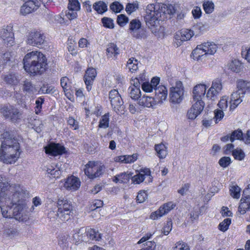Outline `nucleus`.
Instances as JSON below:
<instances>
[{"label":"nucleus","instance_id":"1","mask_svg":"<svg viewBox=\"0 0 250 250\" xmlns=\"http://www.w3.org/2000/svg\"><path fill=\"white\" fill-rule=\"evenodd\" d=\"M0 176V208L5 218H14L23 221L21 212L23 209L21 192L15 190L8 182L2 181Z\"/></svg>","mask_w":250,"mask_h":250},{"label":"nucleus","instance_id":"2","mask_svg":"<svg viewBox=\"0 0 250 250\" xmlns=\"http://www.w3.org/2000/svg\"><path fill=\"white\" fill-rule=\"evenodd\" d=\"M0 139V161L6 164L14 163L21 154L16 133L14 130H4Z\"/></svg>","mask_w":250,"mask_h":250},{"label":"nucleus","instance_id":"3","mask_svg":"<svg viewBox=\"0 0 250 250\" xmlns=\"http://www.w3.org/2000/svg\"><path fill=\"white\" fill-rule=\"evenodd\" d=\"M23 67L31 76L42 75L48 69L45 55L39 51L27 53L23 59Z\"/></svg>","mask_w":250,"mask_h":250},{"label":"nucleus","instance_id":"4","mask_svg":"<svg viewBox=\"0 0 250 250\" xmlns=\"http://www.w3.org/2000/svg\"><path fill=\"white\" fill-rule=\"evenodd\" d=\"M174 12V7L171 4L159 3L155 5L153 3H150L146 8V24L149 28L154 27L158 24L159 18L162 17L163 19L167 18V15L171 16Z\"/></svg>","mask_w":250,"mask_h":250},{"label":"nucleus","instance_id":"5","mask_svg":"<svg viewBox=\"0 0 250 250\" xmlns=\"http://www.w3.org/2000/svg\"><path fill=\"white\" fill-rule=\"evenodd\" d=\"M237 91L231 94L229 109L233 110L242 103V98L245 94L250 93V82L239 79L237 81Z\"/></svg>","mask_w":250,"mask_h":250},{"label":"nucleus","instance_id":"6","mask_svg":"<svg viewBox=\"0 0 250 250\" xmlns=\"http://www.w3.org/2000/svg\"><path fill=\"white\" fill-rule=\"evenodd\" d=\"M57 205L58 208L57 216L60 220L64 222L70 220L73 214L71 202L64 198H59L57 202Z\"/></svg>","mask_w":250,"mask_h":250},{"label":"nucleus","instance_id":"7","mask_svg":"<svg viewBox=\"0 0 250 250\" xmlns=\"http://www.w3.org/2000/svg\"><path fill=\"white\" fill-rule=\"evenodd\" d=\"M105 169L104 165L98 161H88L85 165L84 172L91 179L101 176Z\"/></svg>","mask_w":250,"mask_h":250},{"label":"nucleus","instance_id":"8","mask_svg":"<svg viewBox=\"0 0 250 250\" xmlns=\"http://www.w3.org/2000/svg\"><path fill=\"white\" fill-rule=\"evenodd\" d=\"M0 111L5 119H8L14 123L20 120L22 114L18 108L10 104L2 105Z\"/></svg>","mask_w":250,"mask_h":250},{"label":"nucleus","instance_id":"9","mask_svg":"<svg viewBox=\"0 0 250 250\" xmlns=\"http://www.w3.org/2000/svg\"><path fill=\"white\" fill-rule=\"evenodd\" d=\"M45 41V36L41 31L34 30L27 35L26 43L33 46L41 47Z\"/></svg>","mask_w":250,"mask_h":250},{"label":"nucleus","instance_id":"10","mask_svg":"<svg viewBox=\"0 0 250 250\" xmlns=\"http://www.w3.org/2000/svg\"><path fill=\"white\" fill-rule=\"evenodd\" d=\"M44 150L47 155L56 157L63 154H68L66 147L59 143H50L44 147Z\"/></svg>","mask_w":250,"mask_h":250},{"label":"nucleus","instance_id":"11","mask_svg":"<svg viewBox=\"0 0 250 250\" xmlns=\"http://www.w3.org/2000/svg\"><path fill=\"white\" fill-rule=\"evenodd\" d=\"M176 204L172 201H168L160 206L158 210L151 213L150 218L153 220L158 219L160 217L167 214L174 208Z\"/></svg>","mask_w":250,"mask_h":250},{"label":"nucleus","instance_id":"12","mask_svg":"<svg viewBox=\"0 0 250 250\" xmlns=\"http://www.w3.org/2000/svg\"><path fill=\"white\" fill-rule=\"evenodd\" d=\"M250 209V184L243 190V194L238 206V212L243 215Z\"/></svg>","mask_w":250,"mask_h":250},{"label":"nucleus","instance_id":"13","mask_svg":"<svg viewBox=\"0 0 250 250\" xmlns=\"http://www.w3.org/2000/svg\"><path fill=\"white\" fill-rule=\"evenodd\" d=\"M147 178V182L151 183L152 177L149 168H142L139 169L138 173L132 177V182L135 184H139Z\"/></svg>","mask_w":250,"mask_h":250},{"label":"nucleus","instance_id":"14","mask_svg":"<svg viewBox=\"0 0 250 250\" xmlns=\"http://www.w3.org/2000/svg\"><path fill=\"white\" fill-rule=\"evenodd\" d=\"M40 6L38 0H26L21 7V14L23 16L29 15L37 10Z\"/></svg>","mask_w":250,"mask_h":250},{"label":"nucleus","instance_id":"15","mask_svg":"<svg viewBox=\"0 0 250 250\" xmlns=\"http://www.w3.org/2000/svg\"><path fill=\"white\" fill-rule=\"evenodd\" d=\"M142 23L138 19H133L130 21L129 30L133 37L136 39H142L146 37L145 33L141 30Z\"/></svg>","mask_w":250,"mask_h":250},{"label":"nucleus","instance_id":"16","mask_svg":"<svg viewBox=\"0 0 250 250\" xmlns=\"http://www.w3.org/2000/svg\"><path fill=\"white\" fill-rule=\"evenodd\" d=\"M60 84L64 95L68 99L72 101L74 99L73 94L75 92V89L72 86L71 81L67 76H64L61 79Z\"/></svg>","mask_w":250,"mask_h":250},{"label":"nucleus","instance_id":"17","mask_svg":"<svg viewBox=\"0 0 250 250\" xmlns=\"http://www.w3.org/2000/svg\"><path fill=\"white\" fill-rule=\"evenodd\" d=\"M207 89L206 85L205 84H198L193 89V99L195 103L204 104L202 101L203 98L205 97Z\"/></svg>","mask_w":250,"mask_h":250},{"label":"nucleus","instance_id":"18","mask_svg":"<svg viewBox=\"0 0 250 250\" xmlns=\"http://www.w3.org/2000/svg\"><path fill=\"white\" fill-rule=\"evenodd\" d=\"M183 95L184 88L181 83L180 86L170 88V101L171 103H180L183 100Z\"/></svg>","mask_w":250,"mask_h":250},{"label":"nucleus","instance_id":"19","mask_svg":"<svg viewBox=\"0 0 250 250\" xmlns=\"http://www.w3.org/2000/svg\"><path fill=\"white\" fill-rule=\"evenodd\" d=\"M109 98L113 109L117 112V110L121 108L123 104L122 99L121 95H119L118 91L116 89L110 91Z\"/></svg>","mask_w":250,"mask_h":250},{"label":"nucleus","instance_id":"20","mask_svg":"<svg viewBox=\"0 0 250 250\" xmlns=\"http://www.w3.org/2000/svg\"><path fill=\"white\" fill-rule=\"evenodd\" d=\"M97 76L96 69L92 67L88 68L86 70L83 80L86 85V89L90 91L92 89L93 81Z\"/></svg>","mask_w":250,"mask_h":250},{"label":"nucleus","instance_id":"21","mask_svg":"<svg viewBox=\"0 0 250 250\" xmlns=\"http://www.w3.org/2000/svg\"><path fill=\"white\" fill-rule=\"evenodd\" d=\"M81 182L79 178L75 176L67 177L63 184V187L67 191H77L80 187Z\"/></svg>","mask_w":250,"mask_h":250},{"label":"nucleus","instance_id":"22","mask_svg":"<svg viewBox=\"0 0 250 250\" xmlns=\"http://www.w3.org/2000/svg\"><path fill=\"white\" fill-rule=\"evenodd\" d=\"M222 85L221 81L218 79L213 81L211 87L209 88L206 93V97L209 99H212L213 98L218 95L222 90Z\"/></svg>","mask_w":250,"mask_h":250},{"label":"nucleus","instance_id":"23","mask_svg":"<svg viewBox=\"0 0 250 250\" xmlns=\"http://www.w3.org/2000/svg\"><path fill=\"white\" fill-rule=\"evenodd\" d=\"M84 233L86 243H90L92 241H98L101 239V234L99 232L90 227H87L84 229Z\"/></svg>","mask_w":250,"mask_h":250},{"label":"nucleus","instance_id":"24","mask_svg":"<svg viewBox=\"0 0 250 250\" xmlns=\"http://www.w3.org/2000/svg\"><path fill=\"white\" fill-rule=\"evenodd\" d=\"M193 35L194 32L191 29H181L176 32L175 38L176 41L184 42L190 40Z\"/></svg>","mask_w":250,"mask_h":250},{"label":"nucleus","instance_id":"25","mask_svg":"<svg viewBox=\"0 0 250 250\" xmlns=\"http://www.w3.org/2000/svg\"><path fill=\"white\" fill-rule=\"evenodd\" d=\"M167 96V88L163 85H160L155 88V97L156 102L163 104L166 101Z\"/></svg>","mask_w":250,"mask_h":250},{"label":"nucleus","instance_id":"26","mask_svg":"<svg viewBox=\"0 0 250 250\" xmlns=\"http://www.w3.org/2000/svg\"><path fill=\"white\" fill-rule=\"evenodd\" d=\"M204 104L194 103L192 105L190 109L188 110L187 113V117L190 120H194L198 115H199L202 110L204 109Z\"/></svg>","mask_w":250,"mask_h":250},{"label":"nucleus","instance_id":"27","mask_svg":"<svg viewBox=\"0 0 250 250\" xmlns=\"http://www.w3.org/2000/svg\"><path fill=\"white\" fill-rule=\"evenodd\" d=\"M138 104L139 105L143 106L144 107L153 108L156 104H159L158 102H156V99L154 97L145 95L141 97V98L139 99Z\"/></svg>","mask_w":250,"mask_h":250},{"label":"nucleus","instance_id":"28","mask_svg":"<svg viewBox=\"0 0 250 250\" xmlns=\"http://www.w3.org/2000/svg\"><path fill=\"white\" fill-rule=\"evenodd\" d=\"M131 177L130 172H123L114 176L112 181L115 183L126 184L129 183Z\"/></svg>","mask_w":250,"mask_h":250},{"label":"nucleus","instance_id":"29","mask_svg":"<svg viewBox=\"0 0 250 250\" xmlns=\"http://www.w3.org/2000/svg\"><path fill=\"white\" fill-rule=\"evenodd\" d=\"M73 242L76 245H79L83 242L86 243L85 234L83 231V229L81 228L78 230H74V233L72 236Z\"/></svg>","mask_w":250,"mask_h":250},{"label":"nucleus","instance_id":"30","mask_svg":"<svg viewBox=\"0 0 250 250\" xmlns=\"http://www.w3.org/2000/svg\"><path fill=\"white\" fill-rule=\"evenodd\" d=\"M93 9L98 14L102 15L108 10V6L104 1L99 0L93 4Z\"/></svg>","mask_w":250,"mask_h":250},{"label":"nucleus","instance_id":"31","mask_svg":"<svg viewBox=\"0 0 250 250\" xmlns=\"http://www.w3.org/2000/svg\"><path fill=\"white\" fill-rule=\"evenodd\" d=\"M154 149L159 158L162 159L166 157L167 154V147L163 143L156 144Z\"/></svg>","mask_w":250,"mask_h":250},{"label":"nucleus","instance_id":"32","mask_svg":"<svg viewBox=\"0 0 250 250\" xmlns=\"http://www.w3.org/2000/svg\"><path fill=\"white\" fill-rule=\"evenodd\" d=\"M106 54L108 58H117L119 55V48L116 43H108L106 49Z\"/></svg>","mask_w":250,"mask_h":250},{"label":"nucleus","instance_id":"33","mask_svg":"<svg viewBox=\"0 0 250 250\" xmlns=\"http://www.w3.org/2000/svg\"><path fill=\"white\" fill-rule=\"evenodd\" d=\"M47 176L50 179H58L61 175L60 170L55 166L50 165L46 168Z\"/></svg>","mask_w":250,"mask_h":250},{"label":"nucleus","instance_id":"34","mask_svg":"<svg viewBox=\"0 0 250 250\" xmlns=\"http://www.w3.org/2000/svg\"><path fill=\"white\" fill-rule=\"evenodd\" d=\"M6 32L4 31L3 33L1 34V38L5 41V43L8 46H12L14 43V38L13 33L12 32Z\"/></svg>","mask_w":250,"mask_h":250},{"label":"nucleus","instance_id":"35","mask_svg":"<svg viewBox=\"0 0 250 250\" xmlns=\"http://www.w3.org/2000/svg\"><path fill=\"white\" fill-rule=\"evenodd\" d=\"M206 55L205 50L202 48V45L200 44L198 45L196 48L193 50L191 56L193 59L198 61L200 60L202 57Z\"/></svg>","mask_w":250,"mask_h":250},{"label":"nucleus","instance_id":"36","mask_svg":"<svg viewBox=\"0 0 250 250\" xmlns=\"http://www.w3.org/2000/svg\"><path fill=\"white\" fill-rule=\"evenodd\" d=\"M201 44L207 55H213L217 51V45L212 42H207Z\"/></svg>","mask_w":250,"mask_h":250},{"label":"nucleus","instance_id":"37","mask_svg":"<svg viewBox=\"0 0 250 250\" xmlns=\"http://www.w3.org/2000/svg\"><path fill=\"white\" fill-rule=\"evenodd\" d=\"M68 234L66 233L61 234L58 236V244L62 250H67L68 249Z\"/></svg>","mask_w":250,"mask_h":250},{"label":"nucleus","instance_id":"38","mask_svg":"<svg viewBox=\"0 0 250 250\" xmlns=\"http://www.w3.org/2000/svg\"><path fill=\"white\" fill-rule=\"evenodd\" d=\"M68 51L71 55L76 56L78 53L76 42L72 37H69L67 41Z\"/></svg>","mask_w":250,"mask_h":250},{"label":"nucleus","instance_id":"39","mask_svg":"<svg viewBox=\"0 0 250 250\" xmlns=\"http://www.w3.org/2000/svg\"><path fill=\"white\" fill-rule=\"evenodd\" d=\"M129 95L131 99L134 101L138 100L141 97V91L140 88L134 86H130L128 89Z\"/></svg>","mask_w":250,"mask_h":250},{"label":"nucleus","instance_id":"40","mask_svg":"<svg viewBox=\"0 0 250 250\" xmlns=\"http://www.w3.org/2000/svg\"><path fill=\"white\" fill-rule=\"evenodd\" d=\"M229 194L234 199H238L241 197V188L237 184H232L229 187Z\"/></svg>","mask_w":250,"mask_h":250},{"label":"nucleus","instance_id":"41","mask_svg":"<svg viewBox=\"0 0 250 250\" xmlns=\"http://www.w3.org/2000/svg\"><path fill=\"white\" fill-rule=\"evenodd\" d=\"M2 79L8 84L16 85L19 83L17 76L14 73H9L5 75Z\"/></svg>","mask_w":250,"mask_h":250},{"label":"nucleus","instance_id":"42","mask_svg":"<svg viewBox=\"0 0 250 250\" xmlns=\"http://www.w3.org/2000/svg\"><path fill=\"white\" fill-rule=\"evenodd\" d=\"M229 67L231 70L237 73L241 71L243 64L238 60L234 59L229 63Z\"/></svg>","mask_w":250,"mask_h":250},{"label":"nucleus","instance_id":"43","mask_svg":"<svg viewBox=\"0 0 250 250\" xmlns=\"http://www.w3.org/2000/svg\"><path fill=\"white\" fill-rule=\"evenodd\" d=\"M126 67L130 72H135L138 69V60L134 58L129 59L128 62H127Z\"/></svg>","mask_w":250,"mask_h":250},{"label":"nucleus","instance_id":"44","mask_svg":"<svg viewBox=\"0 0 250 250\" xmlns=\"http://www.w3.org/2000/svg\"><path fill=\"white\" fill-rule=\"evenodd\" d=\"M139 9V2L137 0L132 3H127L125 6V11L128 15H130Z\"/></svg>","mask_w":250,"mask_h":250},{"label":"nucleus","instance_id":"45","mask_svg":"<svg viewBox=\"0 0 250 250\" xmlns=\"http://www.w3.org/2000/svg\"><path fill=\"white\" fill-rule=\"evenodd\" d=\"M67 8L70 11H79L81 5L79 0H68Z\"/></svg>","mask_w":250,"mask_h":250},{"label":"nucleus","instance_id":"46","mask_svg":"<svg viewBox=\"0 0 250 250\" xmlns=\"http://www.w3.org/2000/svg\"><path fill=\"white\" fill-rule=\"evenodd\" d=\"M231 154H232L235 160H238L239 161H242L245 159L246 157L245 152L241 148L239 147L235 148L233 151V153Z\"/></svg>","mask_w":250,"mask_h":250},{"label":"nucleus","instance_id":"47","mask_svg":"<svg viewBox=\"0 0 250 250\" xmlns=\"http://www.w3.org/2000/svg\"><path fill=\"white\" fill-rule=\"evenodd\" d=\"M145 80V75L144 74H141L138 77H136L134 78H132L130 86H134L136 87L140 88V85L144 82Z\"/></svg>","mask_w":250,"mask_h":250},{"label":"nucleus","instance_id":"48","mask_svg":"<svg viewBox=\"0 0 250 250\" xmlns=\"http://www.w3.org/2000/svg\"><path fill=\"white\" fill-rule=\"evenodd\" d=\"M109 113H106L101 117L100 120L99 127L100 128H106L109 126Z\"/></svg>","mask_w":250,"mask_h":250},{"label":"nucleus","instance_id":"49","mask_svg":"<svg viewBox=\"0 0 250 250\" xmlns=\"http://www.w3.org/2000/svg\"><path fill=\"white\" fill-rule=\"evenodd\" d=\"M202 6H203V9L206 14H211L214 10V5L212 1H205L203 4H202Z\"/></svg>","mask_w":250,"mask_h":250},{"label":"nucleus","instance_id":"50","mask_svg":"<svg viewBox=\"0 0 250 250\" xmlns=\"http://www.w3.org/2000/svg\"><path fill=\"white\" fill-rule=\"evenodd\" d=\"M44 98L42 96L39 97L35 101V113L36 114H39L42 111V105L44 103Z\"/></svg>","mask_w":250,"mask_h":250},{"label":"nucleus","instance_id":"51","mask_svg":"<svg viewBox=\"0 0 250 250\" xmlns=\"http://www.w3.org/2000/svg\"><path fill=\"white\" fill-rule=\"evenodd\" d=\"M230 134L231 135V143H233L235 140L241 141L243 139V135H244L242 130L240 129L234 130Z\"/></svg>","mask_w":250,"mask_h":250},{"label":"nucleus","instance_id":"52","mask_svg":"<svg viewBox=\"0 0 250 250\" xmlns=\"http://www.w3.org/2000/svg\"><path fill=\"white\" fill-rule=\"evenodd\" d=\"M231 224V219L230 218H226L223 221L221 222L218 225L219 230L225 232L228 230L229 227Z\"/></svg>","mask_w":250,"mask_h":250},{"label":"nucleus","instance_id":"53","mask_svg":"<svg viewBox=\"0 0 250 250\" xmlns=\"http://www.w3.org/2000/svg\"><path fill=\"white\" fill-rule=\"evenodd\" d=\"M101 22L103 26L106 28L112 29L114 27L113 20L110 18H103L101 19Z\"/></svg>","mask_w":250,"mask_h":250},{"label":"nucleus","instance_id":"54","mask_svg":"<svg viewBox=\"0 0 250 250\" xmlns=\"http://www.w3.org/2000/svg\"><path fill=\"white\" fill-rule=\"evenodd\" d=\"M67 124L69 127L73 130H77L79 128V122L74 117H69L67 118Z\"/></svg>","mask_w":250,"mask_h":250},{"label":"nucleus","instance_id":"55","mask_svg":"<svg viewBox=\"0 0 250 250\" xmlns=\"http://www.w3.org/2000/svg\"><path fill=\"white\" fill-rule=\"evenodd\" d=\"M110 9L113 12L116 13L121 12L123 9V6L118 1H114L109 6Z\"/></svg>","mask_w":250,"mask_h":250},{"label":"nucleus","instance_id":"56","mask_svg":"<svg viewBox=\"0 0 250 250\" xmlns=\"http://www.w3.org/2000/svg\"><path fill=\"white\" fill-rule=\"evenodd\" d=\"M231 159L229 157H223L219 160L218 164L223 167L226 168L231 164Z\"/></svg>","mask_w":250,"mask_h":250},{"label":"nucleus","instance_id":"57","mask_svg":"<svg viewBox=\"0 0 250 250\" xmlns=\"http://www.w3.org/2000/svg\"><path fill=\"white\" fill-rule=\"evenodd\" d=\"M147 198V194L146 190H140L136 197V200L139 203H142L146 201Z\"/></svg>","mask_w":250,"mask_h":250},{"label":"nucleus","instance_id":"58","mask_svg":"<svg viewBox=\"0 0 250 250\" xmlns=\"http://www.w3.org/2000/svg\"><path fill=\"white\" fill-rule=\"evenodd\" d=\"M174 250H189L188 246L183 241H178L173 248Z\"/></svg>","mask_w":250,"mask_h":250},{"label":"nucleus","instance_id":"59","mask_svg":"<svg viewBox=\"0 0 250 250\" xmlns=\"http://www.w3.org/2000/svg\"><path fill=\"white\" fill-rule=\"evenodd\" d=\"M124 156L125 164H128L133 163L137 160L138 156L137 154L132 155H125Z\"/></svg>","mask_w":250,"mask_h":250},{"label":"nucleus","instance_id":"60","mask_svg":"<svg viewBox=\"0 0 250 250\" xmlns=\"http://www.w3.org/2000/svg\"><path fill=\"white\" fill-rule=\"evenodd\" d=\"M117 22L118 25L123 26L128 22V18L124 14H120L118 16Z\"/></svg>","mask_w":250,"mask_h":250},{"label":"nucleus","instance_id":"61","mask_svg":"<svg viewBox=\"0 0 250 250\" xmlns=\"http://www.w3.org/2000/svg\"><path fill=\"white\" fill-rule=\"evenodd\" d=\"M214 119L216 123H217L224 117V113L222 109H216L214 111Z\"/></svg>","mask_w":250,"mask_h":250},{"label":"nucleus","instance_id":"62","mask_svg":"<svg viewBox=\"0 0 250 250\" xmlns=\"http://www.w3.org/2000/svg\"><path fill=\"white\" fill-rule=\"evenodd\" d=\"M155 88H154L153 86H152L148 82H143L142 84V89L143 91L146 92H151L153 89L155 90Z\"/></svg>","mask_w":250,"mask_h":250},{"label":"nucleus","instance_id":"63","mask_svg":"<svg viewBox=\"0 0 250 250\" xmlns=\"http://www.w3.org/2000/svg\"><path fill=\"white\" fill-rule=\"evenodd\" d=\"M42 89L43 93L47 94L54 93L55 91L54 87L48 84H43Z\"/></svg>","mask_w":250,"mask_h":250},{"label":"nucleus","instance_id":"64","mask_svg":"<svg viewBox=\"0 0 250 250\" xmlns=\"http://www.w3.org/2000/svg\"><path fill=\"white\" fill-rule=\"evenodd\" d=\"M241 55L243 59L250 63V47H246L245 50H243L241 52Z\"/></svg>","mask_w":250,"mask_h":250}]
</instances>
